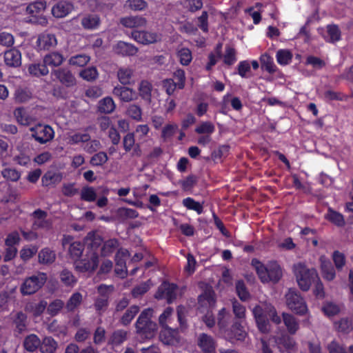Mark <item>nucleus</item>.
<instances>
[{
	"label": "nucleus",
	"mask_w": 353,
	"mask_h": 353,
	"mask_svg": "<svg viewBox=\"0 0 353 353\" xmlns=\"http://www.w3.org/2000/svg\"><path fill=\"white\" fill-rule=\"evenodd\" d=\"M85 251V246L84 242L74 241L71 243L68 248V254L70 258L74 263L79 259Z\"/></svg>",
	"instance_id": "bb28decb"
},
{
	"label": "nucleus",
	"mask_w": 353,
	"mask_h": 353,
	"mask_svg": "<svg viewBox=\"0 0 353 353\" xmlns=\"http://www.w3.org/2000/svg\"><path fill=\"white\" fill-rule=\"evenodd\" d=\"M216 304L215 293L212 290H205L198 296L199 309L212 310Z\"/></svg>",
	"instance_id": "aec40b11"
},
{
	"label": "nucleus",
	"mask_w": 353,
	"mask_h": 353,
	"mask_svg": "<svg viewBox=\"0 0 353 353\" xmlns=\"http://www.w3.org/2000/svg\"><path fill=\"white\" fill-rule=\"evenodd\" d=\"M128 334V332L124 330H117L110 336L108 344L112 347L119 346L127 340Z\"/></svg>",
	"instance_id": "f704fd0d"
},
{
	"label": "nucleus",
	"mask_w": 353,
	"mask_h": 353,
	"mask_svg": "<svg viewBox=\"0 0 353 353\" xmlns=\"http://www.w3.org/2000/svg\"><path fill=\"white\" fill-rule=\"evenodd\" d=\"M140 307L138 305H133L129 307L121 317L119 321L123 325H128L134 319L135 316L139 312Z\"/></svg>",
	"instance_id": "4c0bfd02"
},
{
	"label": "nucleus",
	"mask_w": 353,
	"mask_h": 353,
	"mask_svg": "<svg viewBox=\"0 0 353 353\" xmlns=\"http://www.w3.org/2000/svg\"><path fill=\"white\" fill-rule=\"evenodd\" d=\"M61 282L67 286H73L77 283V279L73 274L68 270L64 269L60 273Z\"/></svg>",
	"instance_id": "e2e57ef3"
},
{
	"label": "nucleus",
	"mask_w": 353,
	"mask_h": 353,
	"mask_svg": "<svg viewBox=\"0 0 353 353\" xmlns=\"http://www.w3.org/2000/svg\"><path fill=\"white\" fill-rule=\"evenodd\" d=\"M64 302L59 299H54L47 305V313L51 316H57L63 308Z\"/></svg>",
	"instance_id": "5fc2aeb1"
},
{
	"label": "nucleus",
	"mask_w": 353,
	"mask_h": 353,
	"mask_svg": "<svg viewBox=\"0 0 353 353\" xmlns=\"http://www.w3.org/2000/svg\"><path fill=\"white\" fill-rule=\"evenodd\" d=\"M251 265L263 283H276L283 276V270L276 261H270L265 265L258 259L254 258L251 261Z\"/></svg>",
	"instance_id": "f257e3e1"
},
{
	"label": "nucleus",
	"mask_w": 353,
	"mask_h": 353,
	"mask_svg": "<svg viewBox=\"0 0 353 353\" xmlns=\"http://www.w3.org/2000/svg\"><path fill=\"white\" fill-rule=\"evenodd\" d=\"M103 288H105V287L103 285H101L98 288V291L101 294V296L96 299L94 304V308L98 312L105 310L108 307L109 303V296L107 294H103L102 292Z\"/></svg>",
	"instance_id": "58836bf2"
},
{
	"label": "nucleus",
	"mask_w": 353,
	"mask_h": 353,
	"mask_svg": "<svg viewBox=\"0 0 353 353\" xmlns=\"http://www.w3.org/2000/svg\"><path fill=\"white\" fill-rule=\"evenodd\" d=\"M178 130V125L176 123H169L165 125L162 130L161 137L164 141L170 139Z\"/></svg>",
	"instance_id": "13d9d810"
},
{
	"label": "nucleus",
	"mask_w": 353,
	"mask_h": 353,
	"mask_svg": "<svg viewBox=\"0 0 353 353\" xmlns=\"http://www.w3.org/2000/svg\"><path fill=\"white\" fill-rule=\"evenodd\" d=\"M54 75L63 85L66 87H71L75 85L76 79L72 72L67 68H59L52 72Z\"/></svg>",
	"instance_id": "f3484780"
},
{
	"label": "nucleus",
	"mask_w": 353,
	"mask_h": 353,
	"mask_svg": "<svg viewBox=\"0 0 353 353\" xmlns=\"http://www.w3.org/2000/svg\"><path fill=\"white\" fill-rule=\"evenodd\" d=\"M97 199V193L94 188L86 186L81 191V199L88 202L94 201Z\"/></svg>",
	"instance_id": "0e129e2a"
},
{
	"label": "nucleus",
	"mask_w": 353,
	"mask_h": 353,
	"mask_svg": "<svg viewBox=\"0 0 353 353\" xmlns=\"http://www.w3.org/2000/svg\"><path fill=\"white\" fill-rule=\"evenodd\" d=\"M115 108L114 101L110 97H106L99 102L98 110L101 113L110 114L115 110Z\"/></svg>",
	"instance_id": "79ce46f5"
},
{
	"label": "nucleus",
	"mask_w": 353,
	"mask_h": 353,
	"mask_svg": "<svg viewBox=\"0 0 353 353\" xmlns=\"http://www.w3.org/2000/svg\"><path fill=\"white\" fill-rule=\"evenodd\" d=\"M114 49L117 54L123 57L134 56L139 50L134 45L122 41H119Z\"/></svg>",
	"instance_id": "412c9836"
},
{
	"label": "nucleus",
	"mask_w": 353,
	"mask_h": 353,
	"mask_svg": "<svg viewBox=\"0 0 353 353\" xmlns=\"http://www.w3.org/2000/svg\"><path fill=\"white\" fill-rule=\"evenodd\" d=\"M253 314L259 330L263 333L268 332L269 331L268 320L263 314L262 309L259 306L254 307Z\"/></svg>",
	"instance_id": "393cba45"
},
{
	"label": "nucleus",
	"mask_w": 353,
	"mask_h": 353,
	"mask_svg": "<svg viewBox=\"0 0 353 353\" xmlns=\"http://www.w3.org/2000/svg\"><path fill=\"white\" fill-rule=\"evenodd\" d=\"M152 85L147 80H142L139 85V95L142 99L150 102L152 97Z\"/></svg>",
	"instance_id": "a19ab883"
},
{
	"label": "nucleus",
	"mask_w": 353,
	"mask_h": 353,
	"mask_svg": "<svg viewBox=\"0 0 353 353\" xmlns=\"http://www.w3.org/2000/svg\"><path fill=\"white\" fill-rule=\"evenodd\" d=\"M85 250L98 252L103 243L101 236L96 231L89 232L83 239Z\"/></svg>",
	"instance_id": "ddd939ff"
},
{
	"label": "nucleus",
	"mask_w": 353,
	"mask_h": 353,
	"mask_svg": "<svg viewBox=\"0 0 353 353\" xmlns=\"http://www.w3.org/2000/svg\"><path fill=\"white\" fill-rule=\"evenodd\" d=\"M28 73L33 77H40L48 74L49 70L44 61L43 63H33L28 66Z\"/></svg>",
	"instance_id": "72a5a7b5"
},
{
	"label": "nucleus",
	"mask_w": 353,
	"mask_h": 353,
	"mask_svg": "<svg viewBox=\"0 0 353 353\" xmlns=\"http://www.w3.org/2000/svg\"><path fill=\"white\" fill-rule=\"evenodd\" d=\"M130 256L129 251L126 249L120 248L115 255V274L121 279L125 278L128 274L126 267V259Z\"/></svg>",
	"instance_id": "9d476101"
},
{
	"label": "nucleus",
	"mask_w": 353,
	"mask_h": 353,
	"mask_svg": "<svg viewBox=\"0 0 353 353\" xmlns=\"http://www.w3.org/2000/svg\"><path fill=\"white\" fill-rule=\"evenodd\" d=\"M30 131L32 137L41 144L46 143L54 137V130L48 125H37L31 128Z\"/></svg>",
	"instance_id": "6e6552de"
},
{
	"label": "nucleus",
	"mask_w": 353,
	"mask_h": 353,
	"mask_svg": "<svg viewBox=\"0 0 353 353\" xmlns=\"http://www.w3.org/2000/svg\"><path fill=\"white\" fill-rule=\"evenodd\" d=\"M325 219L339 228L345 225L344 216L332 208H328L327 212L325 214Z\"/></svg>",
	"instance_id": "a878e982"
},
{
	"label": "nucleus",
	"mask_w": 353,
	"mask_h": 353,
	"mask_svg": "<svg viewBox=\"0 0 353 353\" xmlns=\"http://www.w3.org/2000/svg\"><path fill=\"white\" fill-rule=\"evenodd\" d=\"M62 180V174L59 172L48 170L41 178L42 185L49 187L54 185Z\"/></svg>",
	"instance_id": "7c9ffc66"
},
{
	"label": "nucleus",
	"mask_w": 353,
	"mask_h": 353,
	"mask_svg": "<svg viewBox=\"0 0 353 353\" xmlns=\"http://www.w3.org/2000/svg\"><path fill=\"white\" fill-rule=\"evenodd\" d=\"M215 131V127L210 121H203L196 128L195 132L199 134H212Z\"/></svg>",
	"instance_id": "338daca9"
},
{
	"label": "nucleus",
	"mask_w": 353,
	"mask_h": 353,
	"mask_svg": "<svg viewBox=\"0 0 353 353\" xmlns=\"http://www.w3.org/2000/svg\"><path fill=\"white\" fill-rule=\"evenodd\" d=\"M32 98V92L27 88H19L14 92V100L17 103H22L28 101Z\"/></svg>",
	"instance_id": "603ef678"
},
{
	"label": "nucleus",
	"mask_w": 353,
	"mask_h": 353,
	"mask_svg": "<svg viewBox=\"0 0 353 353\" xmlns=\"http://www.w3.org/2000/svg\"><path fill=\"white\" fill-rule=\"evenodd\" d=\"M152 314V309H144L135 323L137 332L146 339L153 337L157 331V324L151 320Z\"/></svg>",
	"instance_id": "f03ea898"
},
{
	"label": "nucleus",
	"mask_w": 353,
	"mask_h": 353,
	"mask_svg": "<svg viewBox=\"0 0 353 353\" xmlns=\"http://www.w3.org/2000/svg\"><path fill=\"white\" fill-rule=\"evenodd\" d=\"M294 272L299 288L303 291H307L312 283L319 280V276L314 268L309 269L307 266L299 263L294 265Z\"/></svg>",
	"instance_id": "7ed1b4c3"
},
{
	"label": "nucleus",
	"mask_w": 353,
	"mask_h": 353,
	"mask_svg": "<svg viewBox=\"0 0 353 353\" xmlns=\"http://www.w3.org/2000/svg\"><path fill=\"white\" fill-rule=\"evenodd\" d=\"M283 321L289 334L293 335L299 329V323L297 319L292 314L283 312L282 314Z\"/></svg>",
	"instance_id": "473e14b6"
},
{
	"label": "nucleus",
	"mask_w": 353,
	"mask_h": 353,
	"mask_svg": "<svg viewBox=\"0 0 353 353\" xmlns=\"http://www.w3.org/2000/svg\"><path fill=\"white\" fill-rule=\"evenodd\" d=\"M133 70L129 68H120L117 71V77L123 85H130L132 82Z\"/></svg>",
	"instance_id": "c03bdc74"
},
{
	"label": "nucleus",
	"mask_w": 353,
	"mask_h": 353,
	"mask_svg": "<svg viewBox=\"0 0 353 353\" xmlns=\"http://www.w3.org/2000/svg\"><path fill=\"white\" fill-rule=\"evenodd\" d=\"M320 261L321 270L323 279L328 281H333L336 277V271L331 261L323 256L320 258Z\"/></svg>",
	"instance_id": "5701e85b"
},
{
	"label": "nucleus",
	"mask_w": 353,
	"mask_h": 353,
	"mask_svg": "<svg viewBox=\"0 0 353 353\" xmlns=\"http://www.w3.org/2000/svg\"><path fill=\"white\" fill-rule=\"evenodd\" d=\"M112 93L123 102H130L136 99L135 91L125 85H117L114 88Z\"/></svg>",
	"instance_id": "6ab92c4d"
},
{
	"label": "nucleus",
	"mask_w": 353,
	"mask_h": 353,
	"mask_svg": "<svg viewBox=\"0 0 353 353\" xmlns=\"http://www.w3.org/2000/svg\"><path fill=\"white\" fill-rule=\"evenodd\" d=\"M182 203L183 206L187 209L194 210L198 214H201L203 212V204L199 201H195L191 197H187L183 199Z\"/></svg>",
	"instance_id": "3c124183"
},
{
	"label": "nucleus",
	"mask_w": 353,
	"mask_h": 353,
	"mask_svg": "<svg viewBox=\"0 0 353 353\" xmlns=\"http://www.w3.org/2000/svg\"><path fill=\"white\" fill-rule=\"evenodd\" d=\"M274 341L281 353H295L297 350L295 340L287 334L277 336Z\"/></svg>",
	"instance_id": "9b49d317"
},
{
	"label": "nucleus",
	"mask_w": 353,
	"mask_h": 353,
	"mask_svg": "<svg viewBox=\"0 0 353 353\" xmlns=\"http://www.w3.org/2000/svg\"><path fill=\"white\" fill-rule=\"evenodd\" d=\"M119 246V241L116 239H110L103 243L101 248V255L108 256L111 255Z\"/></svg>",
	"instance_id": "09e8293b"
},
{
	"label": "nucleus",
	"mask_w": 353,
	"mask_h": 353,
	"mask_svg": "<svg viewBox=\"0 0 353 353\" xmlns=\"http://www.w3.org/2000/svg\"><path fill=\"white\" fill-rule=\"evenodd\" d=\"M230 148L228 145H219L217 149L212 152L211 158L212 161L214 163L222 162L229 154Z\"/></svg>",
	"instance_id": "49530a36"
},
{
	"label": "nucleus",
	"mask_w": 353,
	"mask_h": 353,
	"mask_svg": "<svg viewBox=\"0 0 353 353\" xmlns=\"http://www.w3.org/2000/svg\"><path fill=\"white\" fill-rule=\"evenodd\" d=\"M120 23L125 28H135L145 26L146 20L141 17H126L121 18Z\"/></svg>",
	"instance_id": "c756f323"
},
{
	"label": "nucleus",
	"mask_w": 353,
	"mask_h": 353,
	"mask_svg": "<svg viewBox=\"0 0 353 353\" xmlns=\"http://www.w3.org/2000/svg\"><path fill=\"white\" fill-rule=\"evenodd\" d=\"M47 275L43 272L27 277L20 286V292L23 296L31 295L39 291L46 283Z\"/></svg>",
	"instance_id": "39448f33"
},
{
	"label": "nucleus",
	"mask_w": 353,
	"mask_h": 353,
	"mask_svg": "<svg viewBox=\"0 0 353 353\" xmlns=\"http://www.w3.org/2000/svg\"><path fill=\"white\" fill-rule=\"evenodd\" d=\"M236 51L230 46H226L223 55V63L227 65H232L236 61Z\"/></svg>",
	"instance_id": "6e6d98bb"
},
{
	"label": "nucleus",
	"mask_w": 353,
	"mask_h": 353,
	"mask_svg": "<svg viewBox=\"0 0 353 353\" xmlns=\"http://www.w3.org/2000/svg\"><path fill=\"white\" fill-rule=\"evenodd\" d=\"M235 288L237 296L242 301H245L250 299V294L244 281L238 280L235 283Z\"/></svg>",
	"instance_id": "864d4df0"
},
{
	"label": "nucleus",
	"mask_w": 353,
	"mask_h": 353,
	"mask_svg": "<svg viewBox=\"0 0 353 353\" xmlns=\"http://www.w3.org/2000/svg\"><path fill=\"white\" fill-rule=\"evenodd\" d=\"M285 298L288 307L296 314L302 316L307 312L306 303L296 290L290 289L285 295Z\"/></svg>",
	"instance_id": "0eeeda50"
},
{
	"label": "nucleus",
	"mask_w": 353,
	"mask_h": 353,
	"mask_svg": "<svg viewBox=\"0 0 353 353\" xmlns=\"http://www.w3.org/2000/svg\"><path fill=\"white\" fill-rule=\"evenodd\" d=\"M332 259L334 262L335 268L338 271H341L345 265V256L343 253L339 252V250H335L333 252Z\"/></svg>",
	"instance_id": "bf43d9fd"
},
{
	"label": "nucleus",
	"mask_w": 353,
	"mask_h": 353,
	"mask_svg": "<svg viewBox=\"0 0 353 353\" xmlns=\"http://www.w3.org/2000/svg\"><path fill=\"white\" fill-rule=\"evenodd\" d=\"M98 71L95 67H88L82 70L80 77L88 81H92L98 77Z\"/></svg>",
	"instance_id": "69168bd1"
},
{
	"label": "nucleus",
	"mask_w": 353,
	"mask_h": 353,
	"mask_svg": "<svg viewBox=\"0 0 353 353\" xmlns=\"http://www.w3.org/2000/svg\"><path fill=\"white\" fill-rule=\"evenodd\" d=\"M261 68L270 74H274L277 67L274 63L273 58L267 53L262 54L260 57Z\"/></svg>",
	"instance_id": "ea45409f"
},
{
	"label": "nucleus",
	"mask_w": 353,
	"mask_h": 353,
	"mask_svg": "<svg viewBox=\"0 0 353 353\" xmlns=\"http://www.w3.org/2000/svg\"><path fill=\"white\" fill-rule=\"evenodd\" d=\"M322 311L326 316H333L340 312V307L332 302H325L322 306Z\"/></svg>",
	"instance_id": "774afa93"
},
{
	"label": "nucleus",
	"mask_w": 353,
	"mask_h": 353,
	"mask_svg": "<svg viewBox=\"0 0 353 353\" xmlns=\"http://www.w3.org/2000/svg\"><path fill=\"white\" fill-rule=\"evenodd\" d=\"M231 319V314L225 307L221 309L217 315V325L221 331L226 333V330Z\"/></svg>",
	"instance_id": "c9c22d12"
},
{
	"label": "nucleus",
	"mask_w": 353,
	"mask_h": 353,
	"mask_svg": "<svg viewBox=\"0 0 353 353\" xmlns=\"http://www.w3.org/2000/svg\"><path fill=\"white\" fill-rule=\"evenodd\" d=\"M74 9L73 4L65 0L57 1L52 8V14L56 18H63Z\"/></svg>",
	"instance_id": "dca6fc26"
},
{
	"label": "nucleus",
	"mask_w": 353,
	"mask_h": 353,
	"mask_svg": "<svg viewBox=\"0 0 353 353\" xmlns=\"http://www.w3.org/2000/svg\"><path fill=\"white\" fill-rule=\"evenodd\" d=\"M38 257L40 263L50 264L55 261L56 254L49 248H44L39 252Z\"/></svg>",
	"instance_id": "a18cd8bd"
},
{
	"label": "nucleus",
	"mask_w": 353,
	"mask_h": 353,
	"mask_svg": "<svg viewBox=\"0 0 353 353\" xmlns=\"http://www.w3.org/2000/svg\"><path fill=\"white\" fill-rule=\"evenodd\" d=\"M90 60V57L85 54H79L72 56L69 59V64L78 67L85 66Z\"/></svg>",
	"instance_id": "4d7b16f0"
},
{
	"label": "nucleus",
	"mask_w": 353,
	"mask_h": 353,
	"mask_svg": "<svg viewBox=\"0 0 353 353\" xmlns=\"http://www.w3.org/2000/svg\"><path fill=\"white\" fill-rule=\"evenodd\" d=\"M57 45V39L54 34L44 32L37 37L35 49L37 52L50 50Z\"/></svg>",
	"instance_id": "1a4fd4ad"
},
{
	"label": "nucleus",
	"mask_w": 353,
	"mask_h": 353,
	"mask_svg": "<svg viewBox=\"0 0 353 353\" xmlns=\"http://www.w3.org/2000/svg\"><path fill=\"white\" fill-rule=\"evenodd\" d=\"M83 296L79 292L73 293L68 300L65 308L68 312H74L82 303Z\"/></svg>",
	"instance_id": "e433bc0d"
},
{
	"label": "nucleus",
	"mask_w": 353,
	"mask_h": 353,
	"mask_svg": "<svg viewBox=\"0 0 353 353\" xmlns=\"http://www.w3.org/2000/svg\"><path fill=\"white\" fill-rule=\"evenodd\" d=\"M177 285L174 283H164L159 288L155 294L157 299H166L171 303L176 299Z\"/></svg>",
	"instance_id": "f8f14e48"
},
{
	"label": "nucleus",
	"mask_w": 353,
	"mask_h": 353,
	"mask_svg": "<svg viewBox=\"0 0 353 353\" xmlns=\"http://www.w3.org/2000/svg\"><path fill=\"white\" fill-rule=\"evenodd\" d=\"M82 26L87 30H94L100 25V18L97 14H88L81 19Z\"/></svg>",
	"instance_id": "37998d69"
},
{
	"label": "nucleus",
	"mask_w": 353,
	"mask_h": 353,
	"mask_svg": "<svg viewBox=\"0 0 353 353\" xmlns=\"http://www.w3.org/2000/svg\"><path fill=\"white\" fill-rule=\"evenodd\" d=\"M1 175L7 181L16 182L21 177V172L14 168H7L1 171Z\"/></svg>",
	"instance_id": "680f3d73"
},
{
	"label": "nucleus",
	"mask_w": 353,
	"mask_h": 353,
	"mask_svg": "<svg viewBox=\"0 0 353 353\" xmlns=\"http://www.w3.org/2000/svg\"><path fill=\"white\" fill-rule=\"evenodd\" d=\"M46 8L45 1H37L30 3L26 8V12L29 14L27 21L46 26L48 24V19L43 15Z\"/></svg>",
	"instance_id": "423d86ee"
},
{
	"label": "nucleus",
	"mask_w": 353,
	"mask_h": 353,
	"mask_svg": "<svg viewBox=\"0 0 353 353\" xmlns=\"http://www.w3.org/2000/svg\"><path fill=\"white\" fill-rule=\"evenodd\" d=\"M43 60L47 67H58L63 63L65 58L59 52H51L46 54Z\"/></svg>",
	"instance_id": "c85d7f7f"
},
{
	"label": "nucleus",
	"mask_w": 353,
	"mask_h": 353,
	"mask_svg": "<svg viewBox=\"0 0 353 353\" xmlns=\"http://www.w3.org/2000/svg\"><path fill=\"white\" fill-rule=\"evenodd\" d=\"M276 58L279 65H286L292 61L293 54L289 50L281 49L276 52Z\"/></svg>",
	"instance_id": "8fccbe9b"
},
{
	"label": "nucleus",
	"mask_w": 353,
	"mask_h": 353,
	"mask_svg": "<svg viewBox=\"0 0 353 353\" xmlns=\"http://www.w3.org/2000/svg\"><path fill=\"white\" fill-rule=\"evenodd\" d=\"M131 37L137 42L143 45L154 43L159 40V35L156 32L136 30L132 31Z\"/></svg>",
	"instance_id": "4468645a"
},
{
	"label": "nucleus",
	"mask_w": 353,
	"mask_h": 353,
	"mask_svg": "<svg viewBox=\"0 0 353 353\" xmlns=\"http://www.w3.org/2000/svg\"><path fill=\"white\" fill-rule=\"evenodd\" d=\"M5 64L11 68H18L21 65V53L16 48L6 50L3 54Z\"/></svg>",
	"instance_id": "a211bd4d"
},
{
	"label": "nucleus",
	"mask_w": 353,
	"mask_h": 353,
	"mask_svg": "<svg viewBox=\"0 0 353 353\" xmlns=\"http://www.w3.org/2000/svg\"><path fill=\"white\" fill-rule=\"evenodd\" d=\"M99 263L98 252L85 250L82 256L74 263V266L79 272H94L97 269Z\"/></svg>",
	"instance_id": "20e7f679"
},
{
	"label": "nucleus",
	"mask_w": 353,
	"mask_h": 353,
	"mask_svg": "<svg viewBox=\"0 0 353 353\" xmlns=\"http://www.w3.org/2000/svg\"><path fill=\"white\" fill-rule=\"evenodd\" d=\"M27 315L23 312L19 311L16 313V314L13 317V324L15 326V332L20 334L27 330Z\"/></svg>",
	"instance_id": "cd10ccee"
},
{
	"label": "nucleus",
	"mask_w": 353,
	"mask_h": 353,
	"mask_svg": "<svg viewBox=\"0 0 353 353\" xmlns=\"http://www.w3.org/2000/svg\"><path fill=\"white\" fill-rule=\"evenodd\" d=\"M241 321H236L232 325L230 330H226L228 336L231 339H236L238 341H243L245 339L247 333L245 331L243 326L241 325Z\"/></svg>",
	"instance_id": "4be33fe9"
},
{
	"label": "nucleus",
	"mask_w": 353,
	"mask_h": 353,
	"mask_svg": "<svg viewBox=\"0 0 353 353\" xmlns=\"http://www.w3.org/2000/svg\"><path fill=\"white\" fill-rule=\"evenodd\" d=\"M196 183L197 177L194 174L188 175L185 179L179 181V184L181 185V188L185 192L192 190Z\"/></svg>",
	"instance_id": "052dcab7"
},
{
	"label": "nucleus",
	"mask_w": 353,
	"mask_h": 353,
	"mask_svg": "<svg viewBox=\"0 0 353 353\" xmlns=\"http://www.w3.org/2000/svg\"><path fill=\"white\" fill-rule=\"evenodd\" d=\"M159 337L163 343L174 345L179 342V329H172L169 326L161 328Z\"/></svg>",
	"instance_id": "2eb2a0df"
},
{
	"label": "nucleus",
	"mask_w": 353,
	"mask_h": 353,
	"mask_svg": "<svg viewBox=\"0 0 353 353\" xmlns=\"http://www.w3.org/2000/svg\"><path fill=\"white\" fill-rule=\"evenodd\" d=\"M198 345L204 353H214L215 351V342L214 339L205 333L199 335Z\"/></svg>",
	"instance_id": "b1692460"
},
{
	"label": "nucleus",
	"mask_w": 353,
	"mask_h": 353,
	"mask_svg": "<svg viewBox=\"0 0 353 353\" xmlns=\"http://www.w3.org/2000/svg\"><path fill=\"white\" fill-rule=\"evenodd\" d=\"M57 347V343L54 339L51 336H47L41 341L39 350L41 353H54Z\"/></svg>",
	"instance_id": "de8ad7c7"
},
{
	"label": "nucleus",
	"mask_w": 353,
	"mask_h": 353,
	"mask_svg": "<svg viewBox=\"0 0 353 353\" xmlns=\"http://www.w3.org/2000/svg\"><path fill=\"white\" fill-rule=\"evenodd\" d=\"M41 345V340L35 334H30L26 336L23 340V345L28 352H34Z\"/></svg>",
	"instance_id": "2f4dec72"
}]
</instances>
